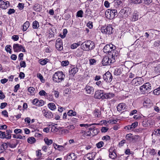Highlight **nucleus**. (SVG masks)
I'll list each match as a JSON object with an SVG mask.
<instances>
[{"label": "nucleus", "mask_w": 160, "mask_h": 160, "mask_svg": "<svg viewBox=\"0 0 160 160\" xmlns=\"http://www.w3.org/2000/svg\"><path fill=\"white\" fill-rule=\"evenodd\" d=\"M32 103L36 106H42L44 105V102L42 100H39L38 99L35 98L32 100Z\"/></svg>", "instance_id": "17"}, {"label": "nucleus", "mask_w": 160, "mask_h": 160, "mask_svg": "<svg viewBox=\"0 0 160 160\" xmlns=\"http://www.w3.org/2000/svg\"><path fill=\"white\" fill-rule=\"evenodd\" d=\"M43 115L46 118H51L53 117L52 113L50 111L46 112L45 110L43 111Z\"/></svg>", "instance_id": "20"}, {"label": "nucleus", "mask_w": 160, "mask_h": 160, "mask_svg": "<svg viewBox=\"0 0 160 160\" xmlns=\"http://www.w3.org/2000/svg\"><path fill=\"white\" fill-rule=\"evenodd\" d=\"M112 54H110V56H111V58L113 59L114 60L115 62V59L118 57V53L115 49H114V52H112Z\"/></svg>", "instance_id": "26"}, {"label": "nucleus", "mask_w": 160, "mask_h": 160, "mask_svg": "<svg viewBox=\"0 0 160 160\" xmlns=\"http://www.w3.org/2000/svg\"><path fill=\"white\" fill-rule=\"evenodd\" d=\"M150 103V99L145 100L144 101L143 104L144 106H147Z\"/></svg>", "instance_id": "55"}, {"label": "nucleus", "mask_w": 160, "mask_h": 160, "mask_svg": "<svg viewBox=\"0 0 160 160\" xmlns=\"http://www.w3.org/2000/svg\"><path fill=\"white\" fill-rule=\"evenodd\" d=\"M39 94L40 96H44L46 97L48 93L44 90H42L39 92Z\"/></svg>", "instance_id": "43"}, {"label": "nucleus", "mask_w": 160, "mask_h": 160, "mask_svg": "<svg viewBox=\"0 0 160 160\" xmlns=\"http://www.w3.org/2000/svg\"><path fill=\"white\" fill-rule=\"evenodd\" d=\"M153 134L156 135L157 136H159L160 135V129H155L153 132L152 134V135Z\"/></svg>", "instance_id": "37"}, {"label": "nucleus", "mask_w": 160, "mask_h": 160, "mask_svg": "<svg viewBox=\"0 0 160 160\" xmlns=\"http://www.w3.org/2000/svg\"><path fill=\"white\" fill-rule=\"evenodd\" d=\"M24 4L22 3H19L18 4V7L20 10H22L24 8Z\"/></svg>", "instance_id": "58"}, {"label": "nucleus", "mask_w": 160, "mask_h": 160, "mask_svg": "<svg viewBox=\"0 0 160 160\" xmlns=\"http://www.w3.org/2000/svg\"><path fill=\"white\" fill-rule=\"evenodd\" d=\"M103 91L101 90H98L95 92L94 97L95 98L99 99L101 98L103 99Z\"/></svg>", "instance_id": "14"}, {"label": "nucleus", "mask_w": 160, "mask_h": 160, "mask_svg": "<svg viewBox=\"0 0 160 160\" xmlns=\"http://www.w3.org/2000/svg\"><path fill=\"white\" fill-rule=\"evenodd\" d=\"M37 77L38 78H39L40 80L42 82L43 77L41 74L38 73L37 74Z\"/></svg>", "instance_id": "62"}, {"label": "nucleus", "mask_w": 160, "mask_h": 160, "mask_svg": "<svg viewBox=\"0 0 160 160\" xmlns=\"http://www.w3.org/2000/svg\"><path fill=\"white\" fill-rule=\"evenodd\" d=\"M138 19V12L136 11H134L132 15V20L133 21H135L137 20Z\"/></svg>", "instance_id": "25"}, {"label": "nucleus", "mask_w": 160, "mask_h": 160, "mask_svg": "<svg viewBox=\"0 0 160 160\" xmlns=\"http://www.w3.org/2000/svg\"><path fill=\"white\" fill-rule=\"evenodd\" d=\"M99 132V131L98 129L95 128L92 131V136L96 135Z\"/></svg>", "instance_id": "40"}, {"label": "nucleus", "mask_w": 160, "mask_h": 160, "mask_svg": "<svg viewBox=\"0 0 160 160\" xmlns=\"http://www.w3.org/2000/svg\"><path fill=\"white\" fill-rule=\"evenodd\" d=\"M154 70L157 73H160V64L157 65L155 67Z\"/></svg>", "instance_id": "48"}, {"label": "nucleus", "mask_w": 160, "mask_h": 160, "mask_svg": "<svg viewBox=\"0 0 160 160\" xmlns=\"http://www.w3.org/2000/svg\"><path fill=\"white\" fill-rule=\"evenodd\" d=\"M46 97L50 101H52L53 100V96L48 94H47V96Z\"/></svg>", "instance_id": "53"}, {"label": "nucleus", "mask_w": 160, "mask_h": 160, "mask_svg": "<svg viewBox=\"0 0 160 160\" xmlns=\"http://www.w3.org/2000/svg\"><path fill=\"white\" fill-rule=\"evenodd\" d=\"M15 11L14 9L10 8L9 9L8 13L9 15H10L12 13H13L15 12Z\"/></svg>", "instance_id": "61"}, {"label": "nucleus", "mask_w": 160, "mask_h": 160, "mask_svg": "<svg viewBox=\"0 0 160 160\" xmlns=\"http://www.w3.org/2000/svg\"><path fill=\"white\" fill-rule=\"evenodd\" d=\"M27 141L29 143L32 144L35 142L36 139L33 137H30L28 139Z\"/></svg>", "instance_id": "34"}, {"label": "nucleus", "mask_w": 160, "mask_h": 160, "mask_svg": "<svg viewBox=\"0 0 160 160\" xmlns=\"http://www.w3.org/2000/svg\"><path fill=\"white\" fill-rule=\"evenodd\" d=\"M121 73V71L120 69H116L114 71V74L116 75H120Z\"/></svg>", "instance_id": "47"}, {"label": "nucleus", "mask_w": 160, "mask_h": 160, "mask_svg": "<svg viewBox=\"0 0 160 160\" xmlns=\"http://www.w3.org/2000/svg\"><path fill=\"white\" fill-rule=\"evenodd\" d=\"M89 64L90 65H95L97 62V61L94 59H89Z\"/></svg>", "instance_id": "51"}, {"label": "nucleus", "mask_w": 160, "mask_h": 160, "mask_svg": "<svg viewBox=\"0 0 160 160\" xmlns=\"http://www.w3.org/2000/svg\"><path fill=\"white\" fill-rule=\"evenodd\" d=\"M138 125V122H135L134 123H132L131 125L132 129H134L137 127Z\"/></svg>", "instance_id": "63"}, {"label": "nucleus", "mask_w": 160, "mask_h": 160, "mask_svg": "<svg viewBox=\"0 0 160 160\" xmlns=\"http://www.w3.org/2000/svg\"><path fill=\"white\" fill-rule=\"evenodd\" d=\"M83 13L82 11L80 10L77 12V16L78 17H83Z\"/></svg>", "instance_id": "49"}, {"label": "nucleus", "mask_w": 160, "mask_h": 160, "mask_svg": "<svg viewBox=\"0 0 160 160\" xmlns=\"http://www.w3.org/2000/svg\"><path fill=\"white\" fill-rule=\"evenodd\" d=\"M67 114L69 116H75L76 115V112L72 110H70L68 112Z\"/></svg>", "instance_id": "35"}, {"label": "nucleus", "mask_w": 160, "mask_h": 160, "mask_svg": "<svg viewBox=\"0 0 160 160\" xmlns=\"http://www.w3.org/2000/svg\"><path fill=\"white\" fill-rule=\"evenodd\" d=\"M96 154V153L94 152L88 153L85 156V159L86 160H93L95 158Z\"/></svg>", "instance_id": "18"}, {"label": "nucleus", "mask_w": 160, "mask_h": 160, "mask_svg": "<svg viewBox=\"0 0 160 160\" xmlns=\"http://www.w3.org/2000/svg\"><path fill=\"white\" fill-rule=\"evenodd\" d=\"M77 157L74 153H71L67 155L65 158V160H75Z\"/></svg>", "instance_id": "21"}, {"label": "nucleus", "mask_w": 160, "mask_h": 160, "mask_svg": "<svg viewBox=\"0 0 160 160\" xmlns=\"http://www.w3.org/2000/svg\"><path fill=\"white\" fill-rule=\"evenodd\" d=\"M120 12L123 13V14L125 17H127L129 15L130 12L129 8H125L122 9Z\"/></svg>", "instance_id": "23"}, {"label": "nucleus", "mask_w": 160, "mask_h": 160, "mask_svg": "<svg viewBox=\"0 0 160 160\" xmlns=\"http://www.w3.org/2000/svg\"><path fill=\"white\" fill-rule=\"evenodd\" d=\"M78 68L76 67H75L71 69L69 71V75L71 77H73L75 74L78 72Z\"/></svg>", "instance_id": "22"}, {"label": "nucleus", "mask_w": 160, "mask_h": 160, "mask_svg": "<svg viewBox=\"0 0 160 160\" xmlns=\"http://www.w3.org/2000/svg\"><path fill=\"white\" fill-rule=\"evenodd\" d=\"M87 26L90 29L92 28L93 25L92 23V22L89 21L87 24Z\"/></svg>", "instance_id": "59"}, {"label": "nucleus", "mask_w": 160, "mask_h": 160, "mask_svg": "<svg viewBox=\"0 0 160 160\" xmlns=\"http://www.w3.org/2000/svg\"><path fill=\"white\" fill-rule=\"evenodd\" d=\"M86 93L88 94H93L94 92V88L90 84H88L85 88Z\"/></svg>", "instance_id": "15"}, {"label": "nucleus", "mask_w": 160, "mask_h": 160, "mask_svg": "<svg viewBox=\"0 0 160 160\" xmlns=\"http://www.w3.org/2000/svg\"><path fill=\"white\" fill-rule=\"evenodd\" d=\"M11 46L10 45H7L5 48V50L7 52H9L11 54L12 52L11 51Z\"/></svg>", "instance_id": "45"}, {"label": "nucleus", "mask_w": 160, "mask_h": 160, "mask_svg": "<svg viewBox=\"0 0 160 160\" xmlns=\"http://www.w3.org/2000/svg\"><path fill=\"white\" fill-rule=\"evenodd\" d=\"M153 93L156 95H158L160 94V88H158L153 90Z\"/></svg>", "instance_id": "50"}, {"label": "nucleus", "mask_w": 160, "mask_h": 160, "mask_svg": "<svg viewBox=\"0 0 160 160\" xmlns=\"http://www.w3.org/2000/svg\"><path fill=\"white\" fill-rule=\"evenodd\" d=\"M20 65L22 68L23 67L25 68L26 66V62L24 61H21L20 63Z\"/></svg>", "instance_id": "60"}, {"label": "nucleus", "mask_w": 160, "mask_h": 160, "mask_svg": "<svg viewBox=\"0 0 160 160\" xmlns=\"http://www.w3.org/2000/svg\"><path fill=\"white\" fill-rule=\"evenodd\" d=\"M111 56H110V54L107 56H105L102 61V63L103 66L110 65L112 63L114 62L113 59H112Z\"/></svg>", "instance_id": "6"}, {"label": "nucleus", "mask_w": 160, "mask_h": 160, "mask_svg": "<svg viewBox=\"0 0 160 160\" xmlns=\"http://www.w3.org/2000/svg\"><path fill=\"white\" fill-rule=\"evenodd\" d=\"M140 91L142 94H145L150 93L152 90V89L151 84L149 82H146L144 83L140 88Z\"/></svg>", "instance_id": "3"}, {"label": "nucleus", "mask_w": 160, "mask_h": 160, "mask_svg": "<svg viewBox=\"0 0 160 160\" xmlns=\"http://www.w3.org/2000/svg\"><path fill=\"white\" fill-rule=\"evenodd\" d=\"M142 1L144 4L148 5L152 2V0H143Z\"/></svg>", "instance_id": "57"}, {"label": "nucleus", "mask_w": 160, "mask_h": 160, "mask_svg": "<svg viewBox=\"0 0 160 160\" xmlns=\"http://www.w3.org/2000/svg\"><path fill=\"white\" fill-rule=\"evenodd\" d=\"M67 144V143H65L63 145H58L57 149L60 151H63L66 150L67 148H66L65 146Z\"/></svg>", "instance_id": "28"}, {"label": "nucleus", "mask_w": 160, "mask_h": 160, "mask_svg": "<svg viewBox=\"0 0 160 160\" xmlns=\"http://www.w3.org/2000/svg\"><path fill=\"white\" fill-rule=\"evenodd\" d=\"M114 94L112 93H104L103 99H104L111 98L114 96Z\"/></svg>", "instance_id": "27"}, {"label": "nucleus", "mask_w": 160, "mask_h": 160, "mask_svg": "<svg viewBox=\"0 0 160 160\" xmlns=\"http://www.w3.org/2000/svg\"><path fill=\"white\" fill-rule=\"evenodd\" d=\"M33 9L35 11L39 12L42 9V7L40 4L36 3L34 5Z\"/></svg>", "instance_id": "24"}, {"label": "nucleus", "mask_w": 160, "mask_h": 160, "mask_svg": "<svg viewBox=\"0 0 160 160\" xmlns=\"http://www.w3.org/2000/svg\"><path fill=\"white\" fill-rule=\"evenodd\" d=\"M105 15L108 18L112 19L115 16H118L117 10L115 9H108L106 11Z\"/></svg>", "instance_id": "4"}, {"label": "nucleus", "mask_w": 160, "mask_h": 160, "mask_svg": "<svg viewBox=\"0 0 160 160\" xmlns=\"http://www.w3.org/2000/svg\"><path fill=\"white\" fill-rule=\"evenodd\" d=\"M143 0H132V2L134 4H140L142 3Z\"/></svg>", "instance_id": "52"}, {"label": "nucleus", "mask_w": 160, "mask_h": 160, "mask_svg": "<svg viewBox=\"0 0 160 160\" xmlns=\"http://www.w3.org/2000/svg\"><path fill=\"white\" fill-rule=\"evenodd\" d=\"M65 77V75L62 72L58 71L55 72L52 76V79L54 82H60L63 81Z\"/></svg>", "instance_id": "2"}, {"label": "nucleus", "mask_w": 160, "mask_h": 160, "mask_svg": "<svg viewBox=\"0 0 160 160\" xmlns=\"http://www.w3.org/2000/svg\"><path fill=\"white\" fill-rule=\"evenodd\" d=\"M80 43L78 42L77 43H74L73 44H72L71 46V48L72 49H74L75 48H76L78 46H79L80 45Z\"/></svg>", "instance_id": "44"}, {"label": "nucleus", "mask_w": 160, "mask_h": 160, "mask_svg": "<svg viewBox=\"0 0 160 160\" xmlns=\"http://www.w3.org/2000/svg\"><path fill=\"white\" fill-rule=\"evenodd\" d=\"M39 27L38 22L36 21L33 22L32 23V28L34 29L38 28Z\"/></svg>", "instance_id": "39"}, {"label": "nucleus", "mask_w": 160, "mask_h": 160, "mask_svg": "<svg viewBox=\"0 0 160 160\" xmlns=\"http://www.w3.org/2000/svg\"><path fill=\"white\" fill-rule=\"evenodd\" d=\"M28 90L30 94L32 95L34 94V91L35 90V89L33 87H30L28 88Z\"/></svg>", "instance_id": "41"}, {"label": "nucleus", "mask_w": 160, "mask_h": 160, "mask_svg": "<svg viewBox=\"0 0 160 160\" xmlns=\"http://www.w3.org/2000/svg\"><path fill=\"white\" fill-rule=\"evenodd\" d=\"M126 105L124 103H121L118 104L117 107L118 111L119 112L122 111L126 109Z\"/></svg>", "instance_id": "19"}, {"label": "nucleus", "mask_w": 160, "mask_h": 160, "mask_svg": "<svg viewBox=\"0 0 160 160\" xmlns=\"http://www.w3.org/2000/svg\"><path fill=\"white\" fill-rule=\"evenodd\" d=\"M149 152L150 154L152 155H154L157 153L155 150L153 149H150Z\"/></svg>", "instance_id": "56"}, {"label": "nucleus", "mask_w": 160, "mask_h": 160, "mask_svg": "<svg viewBox=\"0 0 160 160\" xmlns=\"http://www.w3.org/2000/svg\"><path fill=\"white\" fill-rule=\"evenodd\" d=\"M108 151L109 152V157L112 159H115L117 156L115 152V149L111 147L109 149Z\"/></svg>", "instance_id": "13"}, {"label": "nucleus", "mask_w": 160, "mask_h": 160, "mask_svg": "<svg viewBox=\"0 0 160 160\" xmlns=\"http://www.w3.org/2000/svg\"><path fill=\"white\" fill-rule=\"evenodd\" d=\"M30 23L28 21H26L23 25V31H26L29 27Z\"/></svg>", "instance_id": "32"}, {"label": "nucleus", "mask_w": 160, "mask_h": 160, "mask_svg": "<svg viewBox=\"0 0 160 160\" xmlns=\"http://www.w3.org/2000/svg\"><path fill=\"white\" fill-rule=\"evenodd\" d=\"M12 132V130L8 129L6 130V139H10L11 138L12 135L11 134Z\"/></svg>", "instance_id": "31"}, {"label": "nucleus", "mask_w": 160, "mask_h": 160, "mask_svg": "<svg viewBox=\"0 0 160 160\" xmlns=\"http://www.w3.org/2000/svg\"><path fill=\"white\" fill-rule=\"evenodd\" d=\"M44 141L46 144L48 145H50L52 143V140L51 139H49L48 138H45Z\"/></svg>", "instance_id": "36"}, {"label": "nucleus", "mask_w": 160, "mask_h": 160, "mask_svg": "<svg viewBox=\"0 0 160 160\" xmlns=\"http://www.w3.org/2000/svg\"><path fill=\"white\" fill-rule=\"evenodd\" d=\"M48 59L47 58H45L44 59H40L39 60V62L42 65H45L48 62Z\"/></svg>", "instance_id": "33"}, {"label": "nucleus", "mask_w": 160, "mask_h": 160, "mask_svg": "<svg viewBox=\"0 0 160 160\" xmlns=\"http://www.w3.org/2000/svg\"><path fill=\"white\" fill-rule=\"evenodd\" d=\"M139 136L138 135H133L131 133L127 134L126 137V139L129 142H136Z\"/></svg>", "instance_id": "7"}, {"label": "nucleus", "mask_w": 160, "mask_h": 160, "mask_svg": "<svg viewBox=\"0 0 160 160\" xmlns=\"http://www.w3.org/2000/svg\"><path fill=\"white\" fill-rule=\"evenodd\" d=\"M103 78L107 82H110L112 80V75L108 72H107L103 75Z\"/></svg>", "instance_id": "10"}, {"label": "nucleus", "mask_w": 160, "mask_h": 160, "mask_svg": "<svg viewBox=\"0 0 160 160\" xmlns=\"http://www.w3.org/2000/svg\"><path fill=\"white\" fill-rule=\"evenodd\" d=\"M96 125V123H93L92 124H80L79 125V126L81 127H85L86 128H87L88 127H89L91 126L92 125Z\"/></svg>", "instance_id": "38"}, {"label": "nucleus", "mask_w": 160, "mask_h": 160, "mask_svg": "<svg viewBox=\"0 0 160 160\" xmlns=\"http://www.w3.org/2000/svg\"><path fill=\"white\" fill-rule=\"evenodd\" d=\"M55 46L58 50L61 51L63 49L62 42V40L58 38L56 40Z\"/></svg>", "instance_id": "12"}, {"label": "nucleus", "mask_w": 160, "mask_h": 160, "mask_svg": "<svg viewBox=\"0 0 160 160\" xmlns=\"http://www.w3.org/2000/svg\"><path fill=\"white\" fill-rule=\"evenodd\" d=\"M113 28L112 25H108L106 27H102L101 29V32L106 34H110L113 32Z\"/></svg>", "instance_id": "5"}, {"label": "nucleus", "mask_w": 160, "mask_h": 160, "mask_svg": "<svg viewBox=\"0 0 160 160\" xmlns=\"http://www.w3.org/2000/svg\"><path fill=\"white\" fill-rule=\"evenodd\" d=\"M144 82L143 79L141 77L135 78L132 80V83L136 86H139Z\"/></svg>", "instance_id": "11"}, {"label": "nucleus", "mask_w": 160, "mask_h": 160, "mask_svg": "<svg viewBox=\"0 0 160 160\" xmlns=\"http://www.w3.org/2000/svg\"><path fill=\"white\" fill-rule=\"evenodd\" d=\"M104 144V143L102 141H100L97 143L96 145L98 148H100L103 147Z\"/></svg>", "instance_id": "46"}, {"label": "nucleus", "mask_w": 160, "mask_h": 160, "mask_svg": "<svg viewBox=\"0 0 160 160\" xmlns=\"http://www.w3.org/2000/svg\"><path fill=\"white\" fill-rule=\"evenodd\" d=\"M10 6L9 2H4L2 0H0V8L3 9H6Z\"/></svg>", "instance_id": "16"}, {"label": "nucleus", "mask_w": 160, "mask_h": 160, "mask_svg": "<svg viewBox=\"0 0 160 160\" xmlns=\"http://www.w3.org/2000/svg\"><path fill=\"white\" fill-rule=\"evenodd\" d=\"M48 108L52 110H54L56 109V106L55 104L53 103H50L48 105Z\"/></svg>", "instance_id": "30"}, {"label": "nucleus", "mask_w": 160, "mask_h": 160, "mask_svg": "<svg viewBox=\"0 0 160 160\" xmlns=\"http://www.w3.org/2000/svg\"><path fill=\"white\" fill-rule=\"evenodd\" d=\"M82 49L86 51H88L94 48V43L92 41L88 40L84 42L81 44Z\"/></svg>", "instance_id": "1"}, {"label": "nucleus", "mask_w": 160, "mask_h": 160, "mask_svg": "<svg viewBox=\"0 0 160 160\" xmlns=\"http://www.w3.org/2000/svg\"><path fill=\"white\" fill-rule=\"evenodd\" d=\"M0 138L2 139L5 138L6 139V136L5 132L0 131Z\"/></svg>", "instance_id": "42"}, {"label": "nucleus", "mask_w": 160, "mask_h": 160, "mask_svg": "<svg viewBox=\"0 0 160 160\" xmlns=\"http://www.w3.org/2000/svg\"><path fill=\"white\" fill-rule=\"evenodd\" d=\"M69 64V62L67 60L63 61L61 62L62 65L64 66H67Z\"/></svg>", "instance_id": "54"}, {"label": "nucleus", "mask_w": 160, "mask_h": 160, "mask_svg": "<svg viewBox=\"0 0 160 160\" xmlns=\"http://www.w3.org/2000/svg\"><path fill=\"white\" fill-rule=\"evenodd\" d=\"M115 46L112 44H107L104 46L103 50L105 53H110L112 54V52H114V50L115 49Z\"/></svg>", "instance_id": "8"}, {"label": "nucleus", "mask_w": 160, "mask_h": 160, "mask_svg": "<svg viewBox=\"0 0 160 160\" xmlns=\"http://www.w3.org/2000/svg\"><path fill=\"white\" fill-rule=\"evenodd\" d=\"M160 45V41L159 40H157L154 42V45L155 46H158Z\"/></svg>", "instance_id": "64"}, {"label": "nucleus", "mask_w": 160, "mask_h": 160, "mask_svg": "<svg viewBox=\"0 0 160 160\" xmlns=\"http://www.w3.org/2000/svg\"><path fill=\"white\" fill-rule=\"evenodd\" d=\"M94 116L97 117H100L101 116V112L100 110L96 109L94 112Z\"/></svg>", "instance_id": "29"}, {"label": "nucleus", "mask_w": 160, "mask_h": 160, "mask_svg": "<svg viewBox=\"0 0 160 160\" xmlns=\"http://www.w3.org/2000/svg\"><path fill=\"white\" fill-rule=\"evenodd\" d=\"M13 51L15 52H19L21 51L22 49V52H25V50L22 45H20L19 44H14L13 45Z\"/></svg>", "instance_id": "9"}]
</instances>
